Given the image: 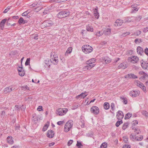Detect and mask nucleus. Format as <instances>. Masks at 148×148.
I'll return each instance as SVG.
<instances>
[{
	"mask_svg": "<svg viewBox=\"0 0 148 148\" xmlns=\"http://www.w3.org/2000/svg\"><path fill=\"white\" fill-rule=\"evenodd\" d=\"M73 122L72 120H69L66 122L64 127V131L67 132L72 128Z\"/></svg>",
	"mask_w": 148,
	"mask_h": 148,
	"instance_id": "obj_1",
	"label": "nucleus"
},
{
	"mask_svg": "<svg viewBox=\"0 0 148 148\" xmlns=\"http://www.w3.org/2000/svg\"><path fill=\"white\" fill-rule=\"evenodd\" d=\"M67 108H59L56 110V114L59 116H63L66 114L68 111Z\"/></svg>",
	"mask_w": 148,
	"mask_h": 148,
	"instance_id": "obj_2",
	"label": "nucleus"
},
{
	"mask_svg": "<svg viewBox=\"0 0 148 148\" xmlns=\"http://www.w3.org/2000/svg\"><path fill=\"white\" fill-rule=\"evenodd\" d=\"M83 51L85 53H88L92 51V48L88 45L83 46L82 47Z\"/></svg>",
	"mask_w": 148,
	"mask_h": 148,
	"instance_id": "obj_3",
	"label": "nucleus"
},
{
	"mask_svg": "<svg viewBox=\"0 0 148 148\" xmlns=\"http://www.w3.org/2000/svg\"><path fill=\"white\" fill-rule=\"evenodd\" d=\"M70 14V12L68 11H65L59 12L57 14L58 18H62L66 17Z\"/></svg>",
	"mask_w": 148,
	"mask_h": 148,
	"instance_id": "obj_4",
	"label": "nucleus"
},
{
	"mask_svg": "<svg viewBox=\"0 0 148 148\" xmlns=\"http://www.w3.org/2000/svg\"><path fill=\"white\" fill-rule=\"evenodd\" d=\"M53 23V22L49 19L45 21L41 24L42 26L43 27H46L52 26Z\"/></svg>",
	"mask_w": 148,
	"mask_h": 148,
	"instance_id": "obj_5",
	"label": "nucleus"
},
{
	"mask_svg": "<svg viewBox=\"0 0 148 148\" xmlns=\"http://www.w3.org/2000/svg\"><path fill=\"white\" fill-rule=\"evenodd\" d=\"M53 54L52 53L51 54V62L54 64H57L58 62V57L56 55L52 56Z\"/></svg>",
	"mask_w": 148,
	"mask_h": 148,
	"instance_id": "obj_6",
	"label": "nucleus"
},
{
	"mask_svg": "<svg viewBox=\"0 0 148 148\" xmlns=\"http://www.w3.org/2000/svg\"><path fill=\"white\" fill-rule=\"evenodd\" d=\"M90 111L91 113L95 115L98 114L99 112L98 108L97 106H92L90 108Z\"/></svg>",
	"mask_w": 148,
	"mask_h": 148,
	"instance_id": "obj_7",
	"label": "nucleus"
},
{
	"mask_svg": "<svg viewBox=\"0 0 148 148\" xmlns=\"http://www.w3.org/2000/svg\"><path fill=\"white\" fill-rule=\"evenodd\" d=\"M129 60L132 63L135 64L138 61V57L136 56H132L129 58Z\"/></svg>",
	"mask_w": 148,
	"mask_h": 148,
	"instance_id": "obj_8",
	"label": "nucleus"
},
{
	"mask_svg": "<svg viewBox=\"0 0 148 148\" xmlns=\"http://www.w3.org/2000/svg\"><path fill=\"white\" fill-rule=\"evenodd\" d=\"M135 84L141 88L144 92H146V87L140 81H137L136 82Z\"/></svg>",
	"mask_w": 148,
	"mask_h": 148,
	"instance_id": "obj_9",
	"label": "nucleus"
},
{
	"mask_svg": "<svg viewBox=\"0 0 148 148\" xmlns=\"http://www.w3.org/2000/svg\"><path fill=\"white\" fill-rule=\"evenodd\" d=\"M124 114L123 112L120 110H119L117 112L116 114V118L118 120H121L123 118Z\"/></svg>",
	"mask_w": 148,
	"mask_h": 148,
	"instance_id": "obj_10",
	"label": "nucleus"
},
{
	"mask_svg": "<svg viewBox=\"0 0 148 148\" xmlns=\"http://www.w3.org/2000/svg\"><path fill=\"white\" fill-rule=\"evenodd\" d=\"M13 86H11L5 88L4 90V93H7L14 90L15 88H13Z\"/></svg>",
	"mask_w": 148,
	"mask_h": 148,
	"instance_id": "obj_11",
	"label": "nucleus"
},
{
	"mask_svg": "<svg viewBox=\"0 0 148 148\" xmlns=\"http://www.w3.org/2000/svg\"><path fill=\"white\" fill-rule=\"evenodd\" d=\"M139 94V91L136 90L132 91L130 93V95L133 97L138 96Z\"/></svg>",
	"mask_w": 148,
	"mask_h": 148,
	"instance_id": "obj_12",
	"label": "nucleus"
},
{
	"mask_svg": "<svg viewBox=\"0 0 148 148\" xmlns=\"http://www.w3.org/2000/svg\"><path fill=\"white\" fill-rule=\"evenodd\" d=\"M93 13L95 17L97 19H98L99 15L98 12V7H96V8L94 9Z\"/></svg>",
	"mask_w": 148,
	"mask_h": 148,
	"instance_id": "obj_13",
	"label": "nucleus"
},
{
	"mask_svg": "<svg viewBox=\"0 0 148 148\" xmlns=\"http://www.w3.org/2000/svg\"><path fill=\"white\" fill-rule=\"evenodd\" d=\"M54 133L53 131L51 130H48L47 133V136L48 137L52 138L54 136Z\"/></svg>",
	"mask_w": 148,
	"mask_h": 148,
	"instance_id": "obj_14",
	"label": "nucleus"
},
{
	"mask_svg": "<svg viewBox=\"0 0 148 148\" xmlns=\"http://www.w3.org/2000/svg\"><path fill=\"white\" fill-rule=\"evenodd\" d=\"M84 68L85 71H86L94 67L95 65V64H87Z\"/></svg>",
	"mask_w": 148,
	"mask_h": 148,
	"instance_id": "obj_15",
	"label": "nucleus"
},
{
	"mask_svg": "<svg viewBox=\"0 0 148 148\" xmlns=\"http://www.w3.org/2000/svg\"><path fill=\"white\" fill-rule=\"evenodd\" d=\"M86 92H82L80 94L77 96L76 97V98L77 99H79V98H84L88 95V94H86Z\"/></svg>",
	"mask_w": 148,
	"mask_h": 148,
	"instance_id": "obj_16",
	"label": "nucleus"
},
{
	"mask_svg": "<svg viewBox=\"0 0 148 148\" xmlns=\"http://www.w3.org/2000/svg\"><path fill=\"white\" fill-rule=\"evenodd\" d=\"M104 61L106 64L109 63L111 62V59L107 57H104L102 58V62Z\"/></svg>",
	"mask_w": 148,
	"mask_h": 148,
	"instance_id": "obj_17",
	"label": "nucleus"
},
{
	"mask_svg": "<svg viewBox=\"0 0 148 148\" xmlns=\"http://www.w3.org/2000/svg\"><path fill=\"white\" fill-rule=\"evenodd\" d=\"M141 65L143 69L148 70V63L147 62L143 61L141 63Z\"/></svg>",
	"mask_w": 148,
	"mask_h": 148,
	"instance_id": "obj_18",
	"label": "nucleus"
},
{
	"mask_svg": "<svg viewBox=\"0 0 148 148\" xmlns=\"http://www.w3.org/2000/svg\"><path fill=\"white\" fill-rule=\"evenodd\" d=\"M123 23V21L122 20L118 19L116 21L114 25L116 26H120L122 25Z\"/></svg>",
	"mask_w": 148,
	"mask_h": 148,
	"instance_id": "obj_19",
	"label": "nucleus"
},
{
	"mask_svg": "<svg viewBox=\"0 0 148 148\" xmlns=\"http://www.w3.org/2000/svg\"><path fill=\"white\" fill-rule=\"evenodd\" d=\"M137 52L138 54L142 55L143 52V50L140 47H138L137 48Z\"/></svg>",
	"mask_w": 148,
	"mask_h": 148,
	"instance_id": "obj_20",
	"label": "nucleus"
},
{
	"mask_svg": "<svg viewBox=\"0 0 148 148\" xmlns=\"http://www.w3.org/2000/svg\"><path fill=\"white\" fill-rule=\"evenodd\" d=\"M7 20L6 19H4L2 20L0 23V27L1 30H3L4 28L5 24Z\"/></svg>",
	"mask_w": 148,
	"mask_h": 148,
	"instance_id": "obj_21",
	"label": "nucleus"
},
{
	"mask_svg": "<svg viewBox=\"0 0 148 148\" xmlns=\"http://www.w3.org/2000/svg\"><path fill=\"white\" fill-rule=\"evenodd\" d=\"M134 17H127L125 19V22H133L134 21Z\"/></svg>",
	"mask_w": 148,
	"mask_h": 148,
	"instance_id": "obj_22",
	"label": "nucleus"
},
{
	"mask_svg": "<svg viewBox=\"0 0 148 148\" xmlns=\"http://www.w3.org/2000/svg\"><path fill=\"white\" fill-rule=\"evenodd\" d=\"M125 77H129L130 78H132V79H136L138 77L136 75L134 74L130 73L127 75Z\"/></svg>",
	"mask_w": 148,
	"mask_h": 148,
	"instance_id": "obj_23",
	"label": "nucleus"
},
{
	"mask_svg": "<svg viewBox=\"0 0 148 148\" xmlns=\"http://www.w3.org/2000/svg\"><path fill=\"white\" fill-rule=\"evenodd\" d=\"M8 142L10 144H12L13 143L12 137L11 136H9L7 138Z\"/></svg>",
	"mask_w": 148,
	"mask_h": 148,
	"instance_id": "obj_24",
	"label": "nucleus"
},
{
	"mask_svg": "<svg viewBox=\"0 0 148 148\" xmlns=\"http://www.w3.org/2000/svg\"><path fill=\"white\" fill-rule=\"evenodd\" d=\"M49 121L47 122V123L44 125L42 129V131L45 132L46 131L49 126Z\"/></svg>",
	"mask_w": 148,
	"mask_h": 148,
	"instance_id": "obj_25",
	"label": "nucleus"
},
{
	"mask_svg": "<svg viewBox=\"0 0 148 148\" xmlns=\"http://www.w3.org/2000/svg\"><path fill=\"white\" fill-rule=\"evenodd\" d=\"M96 60L94 58H92L87 62V64H92L95 62Z\"/></svg>",
	"mask_w": 148,
	"mask_h": 148,
	"instance_id": "obj_26",
	"label": "nucleus"
},
{
	"mask_svg": "<svg viewBox=\"0 0 148 148\" xmlns=\"http://www.w3.org/2000/svg\"><path fill=\"white\" fill-rule=\"evenodd\" d=\"M18 23L20 24H24L27 23V21L24 20L23 19L22 17H21L18 20Z\"/></svg>",
	"mask_w": 148,
	"mask_h": 148,
	"instance_id": "obj_27",
	"label": "nucleus"
},
{
	"mask_svg": "<svg viewBox=\"0 0 148 148\" xmlns=\"http://www.w3.org/2000/svg\"><path fill=\"white\" fill-rule=\"evenodd\" d=\"M111 31L110 29H107L104 30L103 32L105 34L109 35L110 34Z\"/></svg>",
	"mask_w": 148,
	"mask_h": 148,
	"instance_id": "obj_28",
	"label": "nucleus"
},
{
	"mask_svg": "<svg viewBox=\"0 0 148 148\" xmlns=\"http://www.w3.org/2000/svg\"><path fill=\"white\" fill-rule=\"evenodd\" d=\"M104 108L106 110H108L110 108L109 104L108 102H105L103 106Z\"/></svg>",
	"mask_w": 148,
	"mask_h": 148,
	"instance_id": "obj_29",
	"label": "nucleus"
},
{
	"mask_svg": "<svg viewBox=\"0 0 148 148\" xmlns=\"http://www.w3.org/2000/svg\"><path fill=\"white\" fill-rule=\"evenodd\" d=\"M126 67L125 65V64L124 63H122L120 64L118 66L119 69H125Z\"/></svg>",
	"mask_w": 148,
	"mask_h": 148,
	"instance_id": "obj_30",
	"label": "nucleus"
},
{
	"mask_svg": "<svg viewBox=\"0 0 148 148\" xmlns=\"http://www.w3.org/2000/svg\"><path fill=\"white\" fill-rule=\"evenodd\" d=\"M86 29L88 31L92 32L93 29L92 27L90 26L89 25L86 26Z\"/></svg>",
	"mask_w": 148,
	"mask_h": 148,
	"instance_id": "obj_31",
	"label": "nucleus"
},
{
	"mask_svg": "<svg viewBox=\"0 0 148 148\" xmlns=\"http://www.w3.org/2000/svg\"><path fill=\"white\" fill-rule=\"evenodd\" d=\"M120 98L122 100V102L125 104H126L127 103V99L126 98L121 97Z\"/></svg>",
	"mask_w": 148,
	"mask_h": 148,
	"instance_id": "obj_32",
	"label": "nucleus"
},
{
	"mask_svg": "<svg viewBox=\"0 0 148 148\" xmlns=\"http://www.w3.org/2000/svg\"><path fill=\"white\" fill-rule=\"evenodd\" d=\"M134 17V21L135 20L137 22L140 21L142 18L141 16H138L136 17Z\"/></svg>",
	"mask_w": 148,
	"mask_h": 148,
	"instance_id": "obj_33",
	"label": "nucleus"
},
{
	"mask_svg": "<svg viewBox=\"0 0 148 148\" xmlns=\"http://www.w3.org/2000/svg\"><path fill=\"white\" fill-rule=\"evenodd\" d=\"M107 143L105 142L103 143L100 146V148H106L107 147Z\"/></svg>",
	"mask_w": 148,
	"mask_h": 148,
	"instance_id": "obj_34",
	"label": "nucleus"
},
{
	"mask_svg": "<svg viewBox=\"0 0 148 148\" xmlns=\"http://www.w3.org/2000/svg\"><path fill=\"white\" fill-rule=\"evenodd\" d=\"M128 123L126 122L124 123L122 127V129L124 130H125L128 126Z\"/></svg>",
	"mask_w": 148,
	"mask_h": 148,
	"instance_id": "obj_35",
	"label": "nucleus"
},
{
	"mask_svg": "<svg viewBox=\"0 0 148 148\" xmlns=\"http://www.w3.org/2000/svg\"><path fill=\"white\" fill-rule=\"evenodd\" d=\"M143 136H140L139 137H135V139L136 140L139 141L143 139Z\"/></svg>",
	"mask_w": 148,
	"mask_h": 148,
	"instance_id": "obj_36",
	"label": "nucleus"
},
{
	"mask_svg": "<svg viewBox=\"0 0 148 148\" xmlns=\"http://www.w3.org/2000/svg\"><path fill=\"white\" fill-rule=\"evenodd\" d=\"M50 61L49 60H45V63L46 65H45V66L46 67L48 66V67H49L50 66Z\"/></svg>",
	"mask_w": 148,
	"mask_h": 148,
	"instance_id": "obj_37",
	"label": "nucleus"
},
{
	"mask_svg": "<svg viewBox=\"0 0 148 148\" xmlns=\"http://www.w3.org/2000/svg\"><path fill=\"white\" fill-rule=\"evenodd\" d=\"M132 116V114H130V113H127V114L125 117V119H128L130 118Z\"/></svg>",
	"mask_w": 148,
	"mask_h": 148,
	"instance_id": "obj_38",
	"label": "nucleus"
},
{
	"mask_svg": "<svg viewBox=\"0 0 148 148\" xmlns=\"http://www.w3.org/2000/svg\"><path fill=\"white\" fill-rule=\"evenodd\" d=\"M103 32L102 31H99L96 32L95 35L98 36H100L102 35L103 34Z\"/></svg>",
	"mask_w": 148,
	"mask_h": 148,
	"instance_id": "obj_39",
	"label": "nucleus"
},
{
	"mask_svg": "<svg viewBox=\"0 0 148 148\" xmlns=\"http://www.w3.org/2000/svg\"><path fill=\"white\" fill-rule=\"evenodd\" d=\"M123 123V122L121 120L120 121H118L116 124V126L117 127H118L119 125Z\"/></svg>",
	"mask_w": 148,
	"mask_h": 148,
	"instance_id": "obj_40",
	"label": "nucleus"
},
{
	"mask_svg": "<svg viewBox=\"0 0 148 148\" xmlns=\"http://www.w3.org/2000/svg\"><path fill=\"white\" fill-rule=\"evenodd\" d=\"M30 58H27L25 62V64L26 66L30 65Z\"/></svg>",
	"mask_w": 148,
	"mask_h": 148,
	"instance_id": "obj_41",
	"label": "nucleus"
},
{
	"mask_svg": "<svg viewBox=\"0 0 148 148\" xmlns=\"http://www.w3.org/2000/svg\"><path fill=\"white\" fill-rule=\"evenodd\" d=\"M142 42V39H136L134 40L135 42L137 44L138 43H140Z\"/></svg>",
	"mask_w": 148,
	"mask_h": 148,
	"instance_id": "obj_42",
	"label": "nucleus"
},
{
	"mask_svg": "<svg viewBox=\"0 0 148 148\" xmlns=\"http://www.w3.org/2000/svg\"><path fill=\"white\" fill-rule=\"evenodd\" d=\"M135 131H134V134H138L140 133V131L139 129L138 128H135Z\"/></svg>",
	"mask_w": 148,
	"mask_h": 148,
	"instance_id": "obj_43",
	"label": "nucleus"
},
{
	"mask_svg": "<svg viewBox=\"0 0 148 148\" xmlns=\"http://www.w3.org/2000/svg\"><path fill=\"white\" fill-rule=\"evenodd\" d=\"M72 50V48L71 47H69L67 49V51H66V53H70L71 52Z\"/></svg>",
	"mask_w": 148,
	"mask_h": 148,
	"instance_id": "obj_44",
	"label": "nucleus"
},
{
	"mask_svg": "<svg viewBox=\"0 0 148 148\" xmlns=\"http://www.w3.org/2000/svg\"><path fill=\"white\" fill-rule=\"evenodd\" d=\"M142 113L146 117L148 116V113L145 110H143L142 112Z\"/></svg>",
	"mask_w": 148,
	"mask_h": 148,
	"instance_id": "obj_45",
	"label": "nucleus"
},
{
	"mask_svg": "<svg viewBox=\"0 0 148 148\" xmlns=\"http://www.w3.org/2000/svg\"><path fill=\"white\" fill-rule=\"evenodd\" d=\"M138 9H139L138 8H133L132 10L131 13H133L135 12L136 11H138Z\"/></svg>",
	"mask_w": 148,
	"mask_h": 148,
	"instance_id": "obj_46",
	"label": "nucleus"
},
{
	"mask_svg": "<svg viewBox=\"0 0 148 148\" xmlns=\"http://www.w3.org/2000/svg\"><path fill=\"white\" fill-rule=\"evenodd\" d=\"M18 73L19 75L20 76L22 77V76H24V75H25V71H24L23 70L22 72Z\"/></svg>",
	"mask_w": 148,
	"mask_h": 148,
	"instance_id": "obj_47",
	"label": "nucleus"
},
{
	"mask_svg": "<svg viewBox=\"0 0 148 148\" xmlns=\"http://www.w3.org/2000/svg\"><path fill=\"white\" fill-rule=\"evenodd\" d=\"M38 4V3H37L36 2L32 4L31 5H29V6L31 8V7H33L36 6V5H37Z\"/></svg>",
	"mask_w": 148,
	"mask_h": 148,
	"instance_id": "obj_48",
	"label": "nucleus"
},
{
	"mask_svg": "<svg viewBox=\"0 0 148 148\" xmlns=\"http://www.w3.org/2000/svg\"><path fill=\"white\" fill-rule=\"evenodd\" d=\"M130 34V32H127L123 33L122 36H125Z\"/></svg>",
	"mask_w": 148,
	"mask_h": 148,
	"instance_id": "obj_49",
	"label": "nucleus"
},
{
	"mask_svg": "<svg viewBox=\"0 0 148 148\" xmlns=\"http://www.w3.org/2000/svg\"><path fill=\"white\" fill-rule=\"evenodd\" d=\"M147 77V75L146 73V75H145V74H143L142 76H141L140 78V79H144L146 77Z\"/></svg>",
	"mask_w": 148,
	"mask_h": 148,
	"instance_id": "obj_50",
	"label": "nucleus"
},
{
	"mask_svg": "<svg viewBox=\"0 0 148 148\" xmlns=\"http://www.w3.org/2000/svg\"><path fill=\"white\" fill-rule=\"evenodd\" d=\"M135 136H134L132 134H131L130 136V138L131 140H136L135 139Z\"/></svg>",
	"mask_w": 148,
	"mask_h": 148,
	"instance_id": "obj_51",
	"label": "nucleus"
},
{
	"mask_svg": "<svg viewBox=\"0 0 148 148\" xmlns=\"http://www.w3.org/2000/svg\"><path fill=\"white\" fill-rule=\"evenodd\" d=\"M23 70V67H19L18 69V73L22 72Z\"/></svg>",
	"mask_w": 148,
	"mask_h": 148,
	"instance_id": "obj_52",
	"label": "nucleus"
},
{
	"mask_svg": "<svg viewBox=\"0 0 148 148\" xmlns=\"http://www.w3.org/2000/svg\"><path fill=\"white\" fill-rule=\"evenodd\" d=\"M64 123V121H58L57 123V124L58 125H61L62 124H63Z\"/></svg>",
	"mask_w": 148,
	"mask_h": 148,
	"instance_id": "obj_53",
	"label": "nucleus"
},
{
	"mask_svg": "<svg viewBox=\"0 0 148 148\" xmlns=\"http://www.w3.org/2000/svg\"><path fill=\"white\" fill-rule=\"evenodd\" d=\"M37 110L39 111H41L43 110L42 109V106H38L37 109Z\"/></svg>",
	"mask_w": 148,
	"mask_h": 148,
	"instance_id": "obj_54",
	"label": "nucleus"
},
{
	"mask_svg": "<svg viewBox=\"0 0 148 148\" xmlns=\"http://www.w3.org/2000/svg\"><path fill=\"white\" fill-rule=\"evenodd\" d=\"M123 141H124L125 143H127L128 140V138L126 136H124L123 137Z\"/></svg>",
	"mask_w": 148,
	"mask_h": 148,
	"instance_id": "obj_55",
	"label": "nucleus"
},
{
	"mask_svg": "<svg viewBox=\"0 0 148 148\" xmlns=\"http://www.w3.org/2000/svg\"><path fill=\"white\" fill-rule=\"evenodd\" d=\"M144 52L147 56H148V48L146 47L144 50Z\"/></svg>",
	"mask_w": 148,
	"mask_h": 148,
	"instance_id": "obj_56",
	"label": "nucleus"
},
{
	"mask_svg": "<svg viewBox=\"0 0 148 148\" xmlns=\"http://www.w3.org/2000/svg\"><path fill=\"white\" fill-rule=\"evenodd\" d=\"M148 31V26L144 28L143 29V32H144L146 33Z\"/></svg>",
	"mask_w": 148,
	"mask_h": 148,
	"instance_id": "obj_57",
	"label": "nucleus"
},
{
	"mask_svg": "<svg viewBox=\"0 0 148 148\" xmlns=\"http://www.w3.org/2000/svg\"><path fill=\"white\" fill-rule=\"evenodd\" d=\"M73 142V140H69L68 142V145L69 146H70Z\"/></svg>",
	"mask_w": 148,
	"mask_h": 148,
	"instance_id": "obj_58",
	"label": "nucleus"
},
{
	"mask_svg": "<svg viewBox=\"0 0 148 148\" xmlns=\"http://www.w3.org/2000/svg\"><path fill=\"white\" fill-rule=\"evenodd\" d=\"M10 8L9 7H7L6 9H5V10L3 11L4 13H6L7 12L10 10Z\"/></svg>",
	"mask_w": 148,
	"mask_h": 148,
	"instance_id": "obj_59",
	"label": "nucleus"
},
{
	"mask_svg": "<svg viewBox=\"0 0 148 148\" xmlns=\"http://www.w3.org/2000/svg\"><path fill=\"white\" fill-rule=\"evenodd\" d=\"M82 145V143H81L79 142L78 141H77V143L76 145L77 146L80 147Z\"/></svg>",
	"mask_w": 148,
	"mask_h": 148,
	"instance_id": "obj_60",
	"label": "nucleus"
},
{
	"mask_svg": "<svg viewBox=\"0 0 148 148\" xmlns=\"http://www.w3.org/2000/svg\"><path fill=\"white\" fill-rule=\"evenodd\" d=\"M123 148H130V145H125L123 146Z\"/></svg>",
	"mask_w": 148,
	"mask_h": 148,
	"instance_id": "obj_61",
	"label": "nucleus"
},
{
	"mask_svg": "<svg viewBox=\"0 0 148 148\" xmlns=\"http://www.w3.org/2000/svg\"><path fill=\"white\" fill-rule=\"evenodd\" d=\"M111 108L112 110H114V103H111Z\"/></svg>",
	"mask_w": 148,
	"mask_h": 148,
	"instance_id": "obj_62",
	"label": "nucleus"
},
{
	"mask_svg": "<svg viewBox=\"0 0 148 148\" xmlns=\"http://www.w3.org/2000/svg\"><path fill=\"white\" fill-rule=\"evenodd\" d=\"M139 74L141 76H142L143 74L146 75V73L143 71H140L139 72Z\"/></svg>",
	"mask_w": 148,
	"mask_h": 148,
	"instance_id": "obj_63",
	"label": "nucleus"
},
{
	"mask_svg": "<svg viewBox=\"0 0 148 148\" xmlns=\"http://www.w3.org/2000/svg\"><path fill=\"white\" fill-rule=\"evenodd\" d=\"M27 14H28V13L26 11V12H24V13H22V15L23 16H27Z\"/></svg>",
	"mask_w": 148,
	"mask_h": 148,
	"instance_id": "obj_64",
	"label": "nucleus"
}]
</instances>
